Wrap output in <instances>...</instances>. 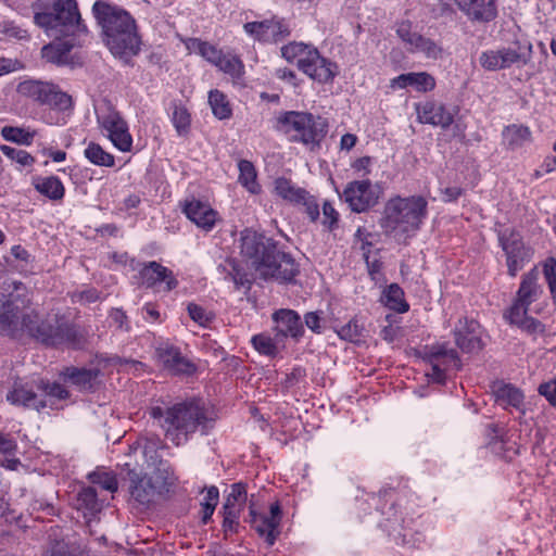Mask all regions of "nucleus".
Segmentation results:
<instances>
[{"instance_id": "17", "label": "nucleus", "mask_w": 556, "mask_h": 556, "mask_svg": "<svg viewBox=\"0 0 556 556\" xmlns=\"http://www.w3.org/2000/svg\"><path fill=\"white\" fill-rule=\"evenodd\" d=\"M247 34L264 42H277L289 35V28L283 21L271 18L261 22H249L243 25Z\"/></svg>"}, {"instance_id": "43", "label": "nucleus", "mask_w": 556, "mask_h": 556, "mask_svg": "<svg viewBox=\"0 0 556 556\" xmlns=\"http://www.w3.org/2000/svg\"><path fill=\"white\" fill-rule=\"evenodd\" d=\"M84 154L90 163L98 166L112 167L115 164L114 156L96 142H90L85 149Z\"/></svg>"}, {"instance_id": "41", "label": "nucleus", "mask_w": 556, "mask_h": 556, "mask_svg": "<svg viewBox=\"0 0 556 556\" xmlns=\"http://www.w3.org/2000/svg\"><path fill=\"white\" fill-rule=\"evenodd\" d=\"M239 167V182L251 193H258L261 190L256 181V170L254 165L247 160H241Z\"/></svg>"}, {"instance_id": "32", "label": "nucleus", "mask_w": 556, "mask_h": 556, "mask_svg": "<svg viewBox=\"0 0 556 556\" xmlns=\"http://www.w3.org/2000/svg\"><path fill=\"white\" fill-rule=\"evenodd\" d=\"M275 192L281 199L292 204H298L301 200L305 199L307 191L298 187L291 180L280 177L275 180Z\"/></svg>"}, {"instance_id": "48", "label": "nucleus", "mask_w": 556, "mask_h": 556, "mask_svg": "<svg viewBox=\"0 0 556 556\" xmlns=\"http://www.w3.org/2000/svg\"><path fill=\"white\" fill-rule=\"evenodd\" d=\"M89 479L92 483L100 485L103 490L109 492H116L118 483L115 475L110 471H93L89 475Z\"/></svg>"}, {"instance_id": "64", "label": "nucleus", "mask_w": 556, "mask_h": 556, "mask_svg": "<svg viewBox=\"0 0 556 556\" xmlns=\"http://www.w3.org/2000/svg\"><path fill=\"white\" fill-rule=\"evenodd\" d=\"M544 278H556V257L549 256L542 263Z\"/></svg>"}, {"instance_id": "57", "label": "nucleus", "mask_w": 556, "mask_h": 556, "mask_svg": "<svg viewBox=\"0 0 556 556\" xmlns=\"http://www.w3.org/2000/svg\"><path fill=\"white\" fill-rule=\"evenodd\" d=\"M296 205H303L305 207V212L311 220L315 222L319 217V207L314 197H312L308 192H306V197L304 200H301Z\"/></svg>"}, {"instance_id": "42", "label": "nucleus", "mask_w": 556, "mask_h": 556, "mask_svg": "<svg viewBox=\"0 0 556 556\" xmlns=\"http://www.w3.org/2000/svg\"><path fill=\"white\" fill-rule=\"evenodd\" d=\"M248 498L247 486L242 482L233 483L230 492L225 498L223 509H232L242 511Z\"/></svg>"}, {"instance_id": "10", "label": "nucleus", "mask_w": 556, "mask_h": 556, "mask_svg": "<svg viewBox=\"0 0 556 556\" xmlns=\"http://www.w3.org/2000/svg\"><path fill=\"white\" fill-rule=\"evenodd\" d=\"M425 356L432 367V372L428 374V376L439 383L445 380L446 371L460 368L457 352L448 348L447 343H437L426 346Z\"/></svg>"}, {"instance_id": "26", "label": "nucleus", "mask_w": 556, "mask_h": 556, "mask_svg": "<svg viewBox=\"0 0 556 556\" xmlns=\"http://www.w3.org/2000/svg\"><path fill=\"white\" fill-rule=\"evenodd\" d=\"M7 400L13 405H22L40 409L47 406L46 401L37 399L33 386L15 382L13 389L8 393Z\"/></svg>"}, {"instance_id": "18", "label": "nucleus", "mask_w": 556, "mask_h": 556, "mask_svg": "<svg viewBox=\"0 0 556 556\" xmlns=\"http://www.w3.org/2000/svg\"><path fill=\"white\" fill-rule=\"evenodd\" d=\"M454 3L471 23L486 24L497 16V0H454Z\"/></svg>"}, {"instance_id": "51", "label": "nucleus", "mask_w": 556, "mask_h": 556, "mask_svg": "<svg viewBox=\"0 0 556 556\" xmlns=\"http://www.w3.org/2000/svg\"><path fill=\"white\" fill-rule=\"evenodd\" d=\"M139 273L141 278H170L173 276L172 270L155 261L143 264L139 268Z\"/></svg>"}, {"instance_id": "50", "label": "nucleus", "mask_w": 556, "mask_h": 556, "mask_svg": "<svg viewBox=\"0 0 556 556\" xmlns=\"http://www.w3.org/2000/svg\"><path fill=\"white\" fill-rule=\"evenodd\" d=\"M172 122L179 136H184L189 132L191 117L186 108L176 106L173 112Z\"/></svg>"}, {"instance_id": "40", "label": "nucleus", "mask_w": 556, "mask_h": 556, "mask_svg": "<svg viewBox=\"0 0 556 556\" xmlns=\"http://www.w3.org/2000/svg\"><path fill=\"white\" fill-rule=\"evenodd\" d=\"M42 104L58 111H67L72 109L73 101L70 94L61 91L58 86L50 84V91H47Z\"/></svg>"}, {"instance_id": "6", "label": "nucleus", "mask_w": 556, "mask_h": 556, "mask_svg": "<svg viewBox=\"0 0 556 556\" xmlns=\"http://www.w3.org/2000/svg\"><path fill=\"white\" fill-rule=\"evenodd\" d=\"M31 9L35 24L48 35L87 33L76 0H36Z\"/></svg>"}, {"instance_id": "63", "label": "nucleus", "mask_w": 556, "mask_h": 556, "mask_svg": "<svg viewBox=\"0 0 556 556\" xmlns=\"http://www.w3.org/2000/svg\"><path fill=\"white\" fill-rule=\"evenodd\" d=\"M110 318L113 320L117 328L126 330L128 329L127 316L122 309H112L110 313Z\"/></svg>"}, {"instance_id": "60", "label": "nucleus", "mask_w": 556, "mask_h": 556, "mask_svg": "<svg viewBox=\"0 0 556 556\" xmlns=\"http://www.w3.org/2000/svg\"><path fill=\"white\" fill-rule=\"evenodd\" d=\"M219 500V491L216 486L212 485L206 489V492L204 494V497L201 502V506L210 505L211 507H215L218 504Z\"/></svg>"}, {"instance_id": "36", "label": "nucleus", "mask_w": 556, "mask_h": 556, "mask_svg": "<svg viewBox=\"0 0 556 556\" xmlns=\"http://www.w3.org/2000/svg\"><path fill=\"white\" fill-rule=\"evenodd\" d=\"M101 504L98 501L97 492L93 488H84L77 496V509L81 510L84 517L90 518L101 510Z\"/></svg>"}, {"instance_id": "14", "label": "nucleus", "mask_w": 556, "mask_h": 556, "mask_svg": "<svg viewBox=\"0 0 556 556\" xmlns=\"http://www.w3.org/2000/svg\"><path fill=\"white\" fill-rule=\"evenodd\" d=\"M281 517V507L278 502L270 505L269 515L257 514L253 506H250V523L257 534L265 539L269 546L275 544L280 533Z\"/></svg>"}, {"instance_id": "29", "label": "nucleus", "mask_w": 556, "mask_h": 556, "mask_svg": "<svg viewBox=\"0 0 556 556\" xmlns=\"http://www.w3.org/2000/svg\"><path fill=\"white\" fill-rule=\"evenodd\" d=\"M33 186L40 194L52 201H60L65 194L64 185L56 176L37 177L33 180Z\"/></svg>"}, {"instance_id": "16", "label": "nucleus", "mask_w": 556, "mask_h": 556, "mask_svg": "<svg viewBox=\"0 0 556 556\" xmlns=\"http://www.w3.org/2000/svg\"><path fill=\"white\" fill-rule=\"evenodd\" d=\"M100 123L115 148L122 152L131 150L132 137L128 124L117 111H109L100 118Z\"/></svg>"}, {"instance_id": "9", "label": "nucleus", "mask_w": 556, "mask_h": 556, "mask_svg": "<svg viewBox=\"0 0 556 556\" xmlns=\"http://www.w3.org/2000/svg\"><path fill=\"white\" fill-rule=\"evenodd\" d=\"M532 45H517L516 47L501 48L483 51L479 56L480 65L490 72L509 68L513 65H526L531 59Z\"/></svg>"}, {"instance_id": "58", "label": "nucleus", "mask_w": 556, "mask_h": 556, "mask_svg": "<svg viewBox=\"0 0 556 556\" xmlns=\"http://www.w3.org/2000/svg\"><path fill=\"white\" fill-rule=\"evenodd\" d=\"M323 215H324V225L328 226L330 229H332L334 226H337L339 220V213L333 207V205L329 202H325L323 205Z\"/></svg>"}, {"instance_id": "20", "label": "nucleus", "mask_w": 556, "mask_h": 556, "mask_svg": "<svg viewBox=\"0 0 556 556\" xmlns=\"http://www.w3.org/2000/svg\"><path fill=\"white\" fill-rule=\"evenodd\" d=\"M155 357L165 369L173 374H190L193 370L192 364L181 355L180 351L168 343H161L155 349Z\"/></svg>"}, {"instance_id": "15", "label": "nucleus", "mask_w": 556, "mask_h": 556, "mask_svg": "<svg viewBox=\"0 0 556 556\" xmlns=\"http://www.w3.org/2000/svg\"><path fill=\"white\" fill-rule=\"evenodd\" d=\"M180 206L186 217L205 232L213 230L220 219L218 212L210 203L194 197L184 200Z\"/></svg>"}, {"instance_id": "39", "label": "nucleus", "mask_w": 556, "mask_h": 556, "mask_svg": "<svg viewBox=\"0 0 556 556\" xmlns=\"http://www.w3.org/2000/svg\"><path fill=\"white\" fill-rule=\"evenodd\" d=\"M208 103L215 117L218 119H228L232 115L231 105L227 96L222 91L214 89L208 93Z\"/></svg>"}, {"instance_id": "49", "label": "nucleus", "mask_w": 556, "mask_h": 556, "mask_svg": "<svg viewBox=\"0 0 556 556\" xmlns=\"http://www.w3.org/2000/svg\"><path fill=\"white\" fill-rule=\"evenodd\" d=\"M0 150L7 157L11 159L23 167L33 166L36 161L35 157L25 150H17L5 144H2Z\"/></svg>"}, {"instance_id": "22", "label": "nucleus", "mask_w": 556, "mask_h": 556, "mask_svg": "<svg viewBox=\"0 0 556 556\" xmlns=\"http://www.w3.org/2000/svg\"><path fill=\"white\" fill-rule=\"evenodd\" d=\"M273 320L276 323L274 331L282 341L288 337L298 338L303 332L301 318L294 311H276L273 314Z\"/></svg>"}, {"instance_id": "21", "label": "nucleus", "mask_w": 556, "mask_h": 556, "mask_svg": "<svg viewBox=\"0 0 556 556\" xmlns=\"http://www.w3.org/2000/svg\"><path fill=\"white\" fill-rule=\"evenodd\" d=\"M416 112L418 121L422 124L447 128L454 121L453 114L442 103L434 101L418 104Z\"/></svg>"}, {"instance_id": "35", "label": "nucleus", "mask_w": 556, "mask_h": 556, "mask_svg": "<svg viewBox=\"0 0 556 556\" xmlns=\"http://www.w3.org/2000/svg\"><path fill=\"white\" fill-rule=\"evenodd\" d=\"M74 47L71 40H58L45 46L41 50L42 58L50 63H64L67 54Z\"/></svg>"}, {"instance_id": "7", "label": "nucleus", "mask_w": 556, "mask_h": 556, "mask_svg": "<svg viewBox=\"0 0 556 556\" xmlns=\"http://www.w3.org/2000/svg\"><path fill=\"white\" fill-rule=\"evenodd\" d=\"M277 130L311 149L319 147L328 132L326 118L309 112L288 111L277 117Z\"/></svg>"}, {"instance_id": "12", "label": "nucleus", "mask_w": 556, "mask_h": 556, "mask_svg": "<svg viewBox=\"0 0 556 556\" xmlns=\"http://www.w3.org/2000/svg\"><path fill=\"white\" fill-rule=\"evenodd\" d=\"M342 198L353 212L362 213L378 203L379 193L370 180H354L346 185Z\"/></svg>"}, {"instance_id": "52", "label": "nucleus", "mask_w": 556, "mask_h": 556, "mask_svg": "<svg viewBox=\"0 0 556 556\" xmlns=\"http://www.w3.org/2000/svg\"><path fill=\"white\" fill-rule=\"evenodd\" d=\"M190 318L201 327H207L214 319V314L204 309L202 306L190 303L187 306Z\"/></svg>"}, {"instance_id": "38", "label": "nucleus", "mask_w": 556, "mask_h": 556, "mask_svg": "<svg viewBox=\"0 0 556 556\" xmlns=\"http://www.w3.org/2000/svg\"><path fill=\"white\" fill-rule=\"evenodd\" d=\"M542 294L543 290L535 283V280H522L516 300L525 306L532 308V305L541 303Z\"/></svg>"}, {"instance_id": "59", "label": "nucleus", "mask_w": 556, "mask_h": 556, "mask_svg": "<svg viewBox=\"0 0 556 556\" xmlns=\"http://www.w3.org/2000/svg\"><path fill=\"white\" fill-rule=\"evenodd\" d=\"M372 160L369 156H363L355 160L351 167L358 177H365L370 174Z\"/></svg>"}, {"instance_id": "23", "label": "nucleus", "mask_w": 556, "mask_h": 556, "mask_svg": "<svg viewBox=\"0 0 556 556\" xmlns=\"http://www.w3.org/2000/svg\"><path fill=\"white\" fill-rule=\"evenodd\" d=\"M130 494L134 500L142 505H148L154 501V498L162 494L160 486L162 482H153V477L146 475L139 477L136 472H130Z\"/></svg>"}, {"instance_id": "1", "label": "nucleus", "mask_w": 556, "mask_h": 556, "mask_svg": "<svg viewBox=\"0 0 556 556\" xmlns=\"http://www.w3.org/2000/svg\"><path fill=\"white\" fill-rule=\"evenodd\" d=\"M29 301L18 294H0V331L11 338L24 334L46 345L78 348L83 338L74 326L55 320V325L42 321L38 313L29 307Z\"/></svg>"}, {"instance_id": "33", "label": "nucleus", "mask_w": 556, "mask_h": 556, "mask_svg": "<svg viewBox=\"0 0 556 556\" xmlns=\"http://www.w3.org/2000/svg\"><path fill=\"white\" fill-rule=\"evenodd\" d=\"M381 302L396 313H405L409 305L404 298V291L397 283H391L382 293Z\"/></svg>"}, {"instance_id": "53", "label": "nucleus", "mask_w": 556, "mask_h": 556, "mask_svg": "<svg viewBox=\"0 0 556 556\" xmlns=\"http://www.w3.org/2000/svg\"><path fill=\"white\" fill-rule=\"evenodd\" d=\"M363 326L358 324L356 318L351 319L348 324L337 330L338 336L346 341L356 342L361 339Z\"/></svg>"}, {"instance_id": "5", "label": "nucleus", "mask_w": 556, "mask_h": 556, "mask_svg": "<svg viewBox=\"0 0 556 556\" xmlns=\"http://www.w3.org/2000/svg\"><path fill=\"white\" fill-rule=\"evenodd\" d=\"M427 206L426 199L419 195L391 198L384 205L381 227L386 233L405 241L419 230Z\"/></svg>"}, {"instance_id": "37", "label": "nucleus", "mask_w": 556, "mask_h": 556, "mask_svg": "<svg viewBox=\"0 0 556 556\" xmlns=\"http://www.w3.org/2000/svg\"><path fill=\"white\" fill-rule=\"evenodd\" d=\"M215 66L233 80H239L244 74L243 62L231 52H224Z\"/></svg>"}, {"instance_id": "31", "label": "nucleus", "mask_w": 556, "mask_h": 556, "mask_svg": "<svg viewBox=\"0 0 556 556\" xmlns=\"http://www.w3.org/2000/svg\"><path fill=\"white\" fill-rule=\"evenodd\" d=\"M252 346L262 355L275 357L281 348H283V341L277 337H270L268 333H258L251 338Z\"/></svg>"}, {"instance_id": "3", "label": "nucleus", "mask_w": 556, "mask_h": 556, "mask_svg": "<svg viewBox=\"0 0 556 556\" xmlns=\"http://www.w3.org/2000/svg\"><path fill=\"white\" fill-rule=\"evenodd\" d=\"M241 255L262 278H294L299 275V267L294 260L278 251L270 239L255 231L242 232Z\"/></svg>"}, {"instance_id": "25", "label": "nucleus", "mask_w": 556, "mask_h": 556, "mask_svg": "<svg viewBox=\"0 0 556 556\" xmlns=\"http://www.w3.org/2000/svg\"><path fill=\"white\" fill-rule=\"evenodd\" d=\"M492 392L496 403L503 407H514L522 410L525 406L523 392L510 383L496 382L492 387Z\"/></svg>"}, {"instance_id": "11", "label": "nucleus", "mask_w": 556, "mask_h": 556, "mask_svg": "<svg viewBox=\"0 0 556 556\" xmlns=\"http://www.w3.org/2000/svg\"><path fill=\"white\" fill-rule=\"evenodd\" d=\"M544 308V303H538L532 308H529L515 300L511 306L504 313V318L510 325L518 327L529 334H541L545 332V326L540 320L530 316L529 313L541 315Z\"/></svg>"}, {"instance_id": "13", "label": "nucleus", "mask_w": 556, "mask_h": 556, "mask_svg": "<svg viewBox=\"0 0 556 556\" xmlns=\"http://www.w3.org/2000/svg\"><path fill=\"white\" fill-rule=\"evenodd\" d=\"M498 240L506 253L508 274L516 276L529 257V250L525 247L521 237L514 229L505 228L500 231Z\"/></svg>"}, {"instance_id": "4", "label": "nucleus", "mask_w": 556, "mask_h": 556, "mask_svg": "<svg viewBox=\"0 0 556 556\" xmlns=\"http://www.w3.org/2000/svg\"><path fill=\"white\" fill-rule=\"evenodd\" d=\"M150 415L160 420L166 438L179 446L186 443L197 431L206 434L213 425L207 410L197 403H178L166 410L160 406L152 407Z\"/></svg>"}, {"instance_id": "2", "label": "nucleus", "mask_w": 556, "mask_h": 556, "mask_svg": "<svg viewBox=\"0 0 556 556\" xmlns=\"http://www.w3.org/2000/svg\"><path fill=\"white\" fill-rule=\"evenodd\" d=\"M92 10L102 27L105 45L115 56L128 60L138 54L140 38L136 22L127 11L106 0L96 1Z\"/></svg>"}, {"instance_id": "24", "label": "nucleus", "mask_w": 556, "mask_h": 556, "mask_svg": "<svg viewBox=\"0 0 556 556\" xmlns=\"http://www.w3.org/2000/svg\"><path fill=\"white\" fill-rule=\"evenodd\" d=\"M414 88L418 92H428L434 89L435 79L427 72H412L401 74L390 80V88L393 90Z\"/></svg>"}, {"instance_id": "8", "label": "nucleus", "mask_w": 556, "mask_h": 556, "mask_svg": "<svg viewBox=\"0 0 556 556\" xmlns=\"http://www.w3.org/2000/svg\"><path fill=\"white\" fill-rule=\"evenodd\" d=\"M281 55L288 62L296 63L300 71L320 84L331 83L337 76V64L321 56L313 46L290 42L281 48Z\"/></svg>"}, {"instance_id": "46", "label": "nucleus", "mask_w": 556, "mask_h": 556, "mask_svg": "<svg viewBox=\"0 0 556 556\" xmlns=\"http://www.w3.org/2000/svg\"><path fill=\"white\" fill-rule=\"evenodd\" d=\"M150 477H153L154 483H159V481L162 482L160 486V491L162 493L166 491L168 486L174 484L175 481L170 466L163 460L159 462L157 466L155 467L154 471L150 475Z\"/></svg>"}, {"instance_id": "56", "label": "nucleus", "mask_w": 556, "mask_h": 556, "mask_svg": "<svg viewBox=\"0 0 556 556\" xmlns=\"http://www.w3.org/2000/svg\"><path fill=\"white\" fill-rule=\"evenodd\" d=\"M538 391L552 406L556 407V379L540 384Z\"/></svg>"}, {"instance_id": "28", "label": "nucleus", "mask_w": 556, "mask_h": 556, "mask_svg": "<svg viewBox=\"0 0 556 556\" xmlns=\"http://www.w3.org/2000/svg\"><path fill=\"white\" fill-rule=\"evenodd\" d=\"M503 143L509 150H516L532 141V132L528 126L511 124L502 131Z\"/></svg>"}, {"instance_id": "27", "label": "nucleus", "mask_w": 556, "mask_h": 556, "mask_svg": "<svg viewBox=\"0 0 556 556\" xmlns=\"http://www.w3.org/2000/svg\"><path fill=\"white\" fill-rule=\"evenodd\" d=\"M99 375L96 368L66 367L61 372L64 381L77 387L80 390L91 389Z\"/></svg>"}, {"instance_id": "62", "label": "nucleus", "mask_w": 556, "mask_h": 556, "mask_svg": "<svg viewBox=\"0 0 556 556\" xmlns=\"http://www.w3.org/2000/svg\"><path fill=\"white\" fill-rule=\"evenodd\" d=\"M21 67L17 60L0 58V76L15 72Z\"/></svg>"}, {"instance_id": "61", "label": "nucleus", "mask_w": 556, "mask_h": 556, "mask_svg": "<svg viewBox=\"0 0 556 556\" xmlns=\"http://www.w3.org/2000/svg\"><path fill=\"white\" fill-rule=\"evenodd\" d=\"M78 301L85 303H92L104 298L101 292L94 289H88L74 295Z\"/></svg>"}, {"instance_id": "47", "label": "nucleus", "mask_w": 556, "mask_h": 556, "mask_svg": "<svg viewBox=\"0 0 556 556\" xmlns=\"http://www.w3.org/2000/svg\"><path fill=\"white\" fill-rule=\"evenodd\" d=\"M37 388L43 392L46 397H48V400H45L47 402V406L53 405V400H65L70 395L66 388L56 382L45 383L43 381H41L40 384L37 386Z\"/></svg>"}, {"instance_id": "45", "label": "nucleus", "mask_w": 556, "mask_h": 556, "mask_svg": "<svg viewBox=\"0 0 556 556\" xmlns=\"http://www.w3.org/2000/svg\"><path fill=\"white\" fill-rule=\"evenodd\" d=\"M35 135V131L21 127L5 126L1 129V136L4 140L24 146H30Z\"/></svg>"}, {"instance_id": "34", "label": "nucleus", "mask_w": 556, "mask_h": 556, "mask_svg": "<svg viewBox=\"0 0 556 556\" xmlns=\"http://www.w3.org/2000/svg\"><path fill=\"white\" fill-rule=\"evenodd\" d=\"M16 91L20 96L31 99L42 104L43 99L47 96V91H50V84L40 80H24L17 85Z\"/></svg>"}, {"instance_id": "30", "label": "nucleus", "mask_w": 556, "mask_h": 556, "mask_svg": "<svg viewBox=\"0 0 556 556\" xmlns=\"http://www.w3.org/2000/svg\"><path fill=\"white\" fill-rule=\"evenodd\" d=\"M186 48L190 52L197 53L205 59L212 65H216L219 58L224 53L223 50L218 49L216 46L203 41L200 38H189L186 42Z\"/></svg>"}, {"instance_id": "44", "label": "nucleus", "mask_w": 556, "mask_h": 556, "mask_svg": "<svg viewBox=\"0 0 556 556\" xmlns=\"http://www.w3.org/2000/svg\"><path fill=\"white\" fill-rule=\"evenodd\" d=\"M412 47L408 48L409 52L422 53L428 59H438L442 53V48L430 38H426L418 34L414 39Z\"/></svg>"}, {"instance_id": "54", "label": "nucleus", "mask_w": 556, "mask_h": 556, "mask_svg": "<svg viewBox=\"0 0 556 556\" xmlns=\"http://www.w3.org/2000/svg\"><path fill=\"white\" fill-rule=\"evenodd\" d=\"M241 511L232 510V509H223V530L225 534L233 533L237 531L239 526V518Z\"/></svg>"}, {"instance_id": "19", "label": "nucleus", "mask_w": 556, "mask_h": 556, "mask_svg": "<svg viewBox=\"0 0 556 556\" xmlns=\"http://www.w3.org/2000/svg\"><path fill=\"white\" fill-rule=\"evenodd\" d=\"M454 339L464 353H476L483 348L480 325L473 319H459L454 329Z\"/></svg>"}, {"instance_id": "55", "label": "nucleus", "mask_w": 556, "mask_h": 556, "mask_svg": "<svg viewBox=\"0 0 556 556\" xmlns=\"http://www.w3.org/2000/svg\"><path fill=\"white\" fill-rule=\"evenodd\" d=\"M396 34L407 46V49L412 47L413 42L415 41V37L418 36V33L412 31V24L409 22L400 23L396 28Z\"/></svg>"}]
</instances>
